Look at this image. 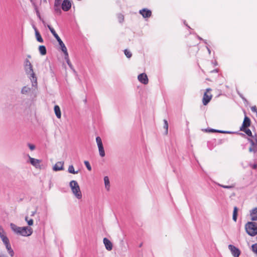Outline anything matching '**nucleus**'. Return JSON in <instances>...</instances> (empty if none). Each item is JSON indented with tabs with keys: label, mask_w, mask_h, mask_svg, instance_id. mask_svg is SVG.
I'll return each mask as SVG.
<instances>
[{
	"label": "nucleus",
	"mask_w": 257,
	"mask_h": 257,
	"mask_svg": "<svg viewBox=\"0 0 257 257\" xmlns=\"http://www.w3.org/2000/svg\"><path fill=\"white\" fill-rule=\"evenodd\" d=\"M213 71H214V72H217V70H213Z\"/></svg>",
	"instance_id": "6e6d98bb"
},
{
	"label": "nucleus",
	"mask_w": 257,
	"mask_h": 257,
	"mask_svg": "<svg viewBox=\"0 0 257 257\" xmlns=\"http://www.w3.org/2000/svg\"><path fill=\"white\" fill-rule=\"evenodd\" d=\"M24 106V105L23 103L21 104H17L15 105L14 107L15 109L19 112L21 113L23 111V107Z\"/></svg>",
	"instance_id": "5701e85b"
},
{
	"label": "nucleus",
	"mask_w": 257,
	"mask_h": 257,
	"mask_svg": "<svg viewBox=\"0 0 257 257\" xmlns=\"http://www.w3.org/2000/svg\"><path fill=\"white\" fill-rule=\"evenodd\" d=\"M248 141L250 143L251 146L249 148L250 152H254L257 156V136L255 135L251 138L247 139Z\"/></svg>",
	"instance_id": "0eeeda50"
},
{
	"label": "nucleus",
	"mask_w": 257,
	"mask_h": 257,
	"mask_svg": "<svg viewBox=\"0 0 257 257\" xmlns=\"http://www.w3.org/2000/svg\"><path fill=\"white\" fill-rule=\"evenodd\" d=\"M47 27H48V29H49V30L50 31V32H51V33L54 36V37L56 38V39L59 43V44L61 47V48H63V47H65V44H64L63 41L61 40V39H60L59 36L58 35V34L56 33L55 30L52 27H51L50 25H48Z\"/></svg>",
	"instance_id": "6e6552de"
},
{
	"label": "nucleus",
	"mask_w": 257,
	"mask_h": 257,
	"mask_svg": "<svg viewBox=\"0 0 257 257\" xmlns=\"http://www.w3.org/2000/svg\"><path fill=\"white\" fill-rule=\"evenodd\" d=\"M103 241L106 249L111 250L112 248V244L110 241L107 238H104Z\"/></svg>",
	"instance_id": "dca6fc26"
},
{
	"label": "nucleus",
	"mask_w": 257,
	"mask_h": 257,
	"mask_svg": "<svg viewBox=\"0 0 257 257\" xmlns=\"http://www.w3.org/2000/svg\"><path fill=\"white\" fill-rule=\"evenodd\" d=\"M35 11H36V13L37 14V17L39 18V19L41 20L43 22V23H44L45 22L43 20V19H42L41 17V15H40V12L37 7V6L35 5Z\"/></svg>",
	"instance_id": "c756f323"
},
{
	"label": "nucleus",
	"mask_w": 257,
	"mask_h": 257,
	"mask_svg": "<svg viewBox=\"0 0 257 257\" xmlns=\"http://www.w3.org/2000/svg\"><path fill=\"white\" fill-rule=\"evenodd\" d=\"M124 53L126 57L128 58H130L132 56V53L128 51L127 49H125L124 50Z\"/></svg>",
	"instance_id": "2f4dec72"
},
{
	"label": "nucleus",
	"mask_w": 257,
	"mask_h": 257,
	"mask_svg": "<svg viewBox=\"0 0 257 257\" xmlns=\"http://www.w3.org/2000/svg\"><path fill=\"white\" fill-rule=\"evenodd\" d=\"M228 248L234 257H239L240 251L238 248L231 244L228 245Z\"/></svg>",
	"instance_id": "9d476101"
},
{
	"label": "nucleus",
	"mask_w": 257,
	"mask_h": 257,
	"mask_svg": "<svg viewBox=\"0 0 257 257\" xmlns=\"http://www.w3.org/2000/svg\"><path fill=\"white\" fill-rule=\"evenodd\" d=\"M250 216L252 220H257V208H255L251 210L250 212Z\"/></svg>",
	"instance_id": "6ab92c4d"
},
{
	"label": "nucleus",
	"mask_w": 257,
	"mask_h": 257,
	"mask_svg": "<svg viewBox=\"0 0 257 257\" xmlns=\"http://www.w3.org/2000/svg\"><path fill=\"white\" fill-rule=\"evenodd\" d=\"M164 128L166 130L165 133L167 135L168 132V123L166 119L164 120Z\"/></svg>",
	"instance_id": "7c9ffc66"
},
{
	"label": "nucleus",
	"mask_w": 257,
	"mask_h": 257,
	"mask_svg": "<svg viewBox=\"0 0 257 257\" xmlns=\"http://www.w3.org/2000/svg\"><path fill=\"white\" fill-rule=\"evenodd\" d=\"M140 14L142 15L144 18H148L152 15V12L147 9H143L140 10Z\"/></svg>",
	"instance_id": "ddd939ff"
},
{
	"label": "nucleus",
	"mask_w": 257,
	"mask_h": 257,
	"mask_svg": "<svg viewBox=\"0 0 257 257\" xmlns=\"http://www.w3.org/2000/svg\"><path fill=\"white\" fill-rule=\"evenodd\" d=\"M61 4L60 0H55L54 7H59Z\"/></svg>",
	"instance_id": "4c0bfd02"
},
{
	"label": "nucleus",
	"mask_w": 257,
	"mask_h": 257,
	"mask_svg": "<svg viewBox=\"0 0 257 257\" xmlns=\"http://www.w3.org/2000/svg\"><path fill=\"white\" fill-rule=\"evenodd\" d=\"M98 151H99V155L101 157H103L105 156V152H104L103 147L98 149Z\"/></svg>",
	"instance_id": "473e14b6"
},
{
	"label": "nucleus",
	"mask_w": 257,
	"mask_h": 257,
	"mask_svg": "<svg viewBox=\"0 0 257 257\" xmlns=\"http://www.w3.org/2000/svg\"><path fill=\"white\" fill-rule=\"evenodd\" d=\"M61 49V50L62 51V52L64 54V59H65V60L66 61H67V60H69L68 53L67 52V48H66V46L65 47H63V48H62Z\"/></svg>",
	"instance_id": "393cba45"
},
{
	"label": "nucleus",
	"mask_w": 257,
	"mask_h": 257,
	"mask_svg": "<svg viewBox=\"0 0 257 257\" xmlns=\"http://www.w3.org/2000/svg\"><path fill=\"white\" fill-rule=\"evenodd\" d=\"M25 221L27 222L29 226L19 227L16 224L11 223L10 227L12 230L17 234L23 236H29L33 232L32 228L31 226L34 224L33 219L26 216L25 218Z\"/></svg>",
	"instance_id": "f257e3e1"
},
{
	"label": "nucleus",
	"mask_w": 257,
	"mask_h": 257,
	"mask_svg": "<svg viewBox=\"0 0 257 257\" xmlns=\"http://www.w3.org/2000/svg\"><path fill=\"white\" fill-rule=\"evenodd\" d=\"M210 90H211L210 88H207L206 89V91L204 93V94L203 95L202 102H203V105H207L209 102L210 100L211 99L212 95H208L207 93V91H208Z\"/></svg>",
	"instance_id": "1a4fd4ad"
},
{
	"label": "nucleus",
	"mask_w": 257,
	"mask_h": 257,
	"mask_svg": "<svg viewBox=\"0 0 257 257\" xmlns=\"http://www.w3.org/2000/svg\"><path fill=\"white\" fill-rule=\"evenodd\" d=\"M218 184L224 188H231L234 186L235 183L229 178H221L217 182Z\"/></svg>",
	"instance_id": "423d86ee"
},
{
	"label": "nucleus",
	"mask_w": 257,
	"mask_h": 257,
	"mask_svg": "<svg viewBox=\"0 0 257 257\" xmlns=\"http://www.w3.org/2000/svg\"><path fill=\"white\" fill-rule=\"evenodd\" d=\"M240 135H241L242 136H245V135L242 133H240Z\"/></svg>",
	"instance_id": "603ef678"
},
{
	"label": "nucleus",
	"mask_w": 257,
	"mask_h": 257,
	"mask_svg": "<svg viewBox=\"0 0 257 257\" xmlns=\"http://www.w3.org/2000/svg\"><path fill=\"white\" fill-rule=\"evenodd\" d=\"M68 171L69 173L73 174H76L78 173V171H75L73 165H70L69 166Z\"/></svg>",
	"instance_id": "cd10ccee"
},
{
	"label": "nucleus",
	"mask_w": 257,
	"mask_h": 257,
	"mask_svg": "<svg viewBox=\"0 0 257 257\" xmlns=\"http://www.w3.org/2000/svg\"><path fill=\"white\" fill-rule=\"evenodd\" d=\"M139 81L144 84H147L149 82L148 76L145 73H141L138 76Z\"/></svg>",
	"instance_id": "9b49d317"
},
{
	"label": "nucleus",
	"mask_w": 257,
	"mask_h": 257,
	"mask_svg": "<svg viewBox=\"0 0 257 257\" xmlns=\"http://www.w3.org/2000/svg\"><path fill=\"white\" fill-rule=\"evenodd\" d=\"M256 116H257V111L256 112Z\"/></svg>",
	"instance_id": "4d7b16f0"
},
{
	"label": "nucleus",
	"mask_w": 257,
	"mask_h": 257,
	"mask_svg": "<svg viewBox=\"0 0 257 257\" xmlns=\"http://www.w3.org/2000/svg\"><path fill=\"white\" fill-rule=\"evenodd\" d=\"M71 7V3L69 0H64L62 2L61 8L65 12L68 11Z\"/></svg>",
	"instance_id": "f8f14e48"
},
{
	"label": "nucleus",
	"mask_w": 257,
	"mask_h": 257,
	"mask_svg": "<svg viewBox=\"0 0 257 257\" xmlns=\"http://www.w3.org/2000/svg\"><path fill=\"white\" fill-rule=\"evenodd\" d=\"M238 94H239V96H240L242 98V99H243V100H245V101H246V100L245 99V98L243 97V96H242V94H240V93H238Z\"/></svg>",
	"instance_id": "49530a36"
},
{
	"label": "nucleus",
	"mask_w": 257,
	"mask_h": 257,
	"mask_svg": "<svg viewBox=\"0 0 257 257\" xmlns=\"http://www.w3.org/2000/svg\"><path fill=\"white\" fill-rule=\"evenodd\" d=\"M54 111L56 114V116L57 118H60L61 116V110L59 106L58 105H55L54 106Z\"/></svg>",
	"instance_id": "aec40b11"
},
{
	"label": "nucleus",
	"mask_w": 257,
	"mask_h": 257,
	"mask_svg": "<svg viewBox=\"0 0 257 257\" xmlns=\"http://www.w3.org/2000/svg\"><path fill=\"white\" fill-rule=\"evenodd\" d=\"M31 89L30 87L27 86H25L21 89V93L22 94H27L31 91Z\"/></svg>",
	"instance_id": "412c9836"
},
{
	"label": "nucleus",
	"mask_w": 257,
	"mask_h": 257,
	"mask_svg": "<svg viewBox=\"0 0 257 257\" xmlns=\"http://www.w3.org/2000/svg\"><path fill=\"white\" fill-rule=\"evenodd\" d=\"M197 38L199 40L203 41L205 44L207 43L206 41L205 40L203 39L202 38H201L200 36H197Z\"/></svg>",
	"instance_id": "c03bdc74"
},
{
	"label": "nucleus",
	"mask_w": 257,
	"mask_h": 257,
	"mask_svg": "<svg viewBox=\"0 0 257 257\" xmlns=\"http://www.w3.org/2000/svg\"><path fill=\"white\" fill-rule=\"evenodd\" d=\"M70 187L75 196L77 199H80L82 198V193L78 183L75 181H72L70 182Z\"/></svg>",
	"instance_id": "20e7f679"
},
{
	"label": "nucleus",
	"mask_w": 257,
	"mask_h": 257,
	"mask_svg": "<svg viewBox=\"0 0 257 257\" xmlns=\"http://www.w3.org/2000/svg\"><path fill=\"white\" fill-rule=\"evenodd\" d=\"M209 132H212V133H219V130H215V129H213V128H210V129L209 130Z\"/></svg>",
	"instance_id": "79ce46f5"
},
{
	"label": "nucleus",
	"mask_w": 257,
	"mask_h": 257,
	"mask_svg": "<svg viewBox=\"0 0 257 257\" xmlns=\"http://www.w3.org/2000/svg\"><path fill=\"white\" fill-rule=\"evenodd\" d=\"M245 229L247 234L250 236L257 234V224L254 222H247L245 225Z\"/></svg>",
	"instance_id": "39448f33"
},
{
	"label": "nucleus",
	"mask_w": 257,
	"mask_h": 257,
	"mask_svg": "<svg viewBox=\"0 0 257 257\" xmlns=\"http://www.w3.org/2000/svg\"><path fill=\"white\" fill-rule=\"evenodd\" d=\"M252 168L253 169H256L257 168V165L256 164H254L252 166Z\"/></svg>",
	"instance_id": "8fccbe9b"
},
{
	"label": "nucleus",
	"mask_w": 257,
	"mask_h": 257,
	"mask_svg": "<svg viewBox=\"0 0 257 257\" xmlns=\"http://www.w3.org/2000/svg\"><path fill=\"white\" fill-rule=\"evenodd\" d=\"M250 125V120L249 118L246 116H245L243 123L242 124V125L240 128V130H243V129L244 128L247 127L249 126Z\"/></svg>",
	"instance_id": "2eb2a0df"
},
{
	"label": "nucleus",
	"mask_w": 257,
	"mask_h": 257,
	"mask_svg": "<svg viewBox=\"0 0 257 257\" xmlns=\"http://www.w3.org/2000/svg\"><path fill=\"white\" fill-rule=\"evenodd\" d=\"M206 48H207V49L208 50V52L209 54H210L211 53V50H210V48L208 46H206Z\"/></svg>",
	"instance_id": "a18cd8bd"
},
{
	"label": "nucleus",
	"mask_w": 257,
	"mask_h": 257,
	"mask_svg": "<svg viewBox=\"0 0 257 257\" xmlns=\"http://www.w3.org/2000/svg\"><path fill=\"white\" fill-rule=\"evenodd\" d=\"M29 158L30 160V162L33 166H35L37 168H40V163L41 162V160L31 158L29 156Z\"/></svg>",
	"instance_id": "4468645a"
},
{
	"label": "nucleus",
	"mask_w": 257,
	"mask_h": 257,
	"mask_svg": "<svg viewBox=\"0 0 257 257\" xmlns=\"http://www.w3.org/2000/svg\"><path fill=\"white\" fill-rule=\"evenodd\" d=\"M117 18H118V21L120 23H121L123 21L124 17L122 15L120 14H118L117 16Z\"/></svg>",
	"instance_id": "c9c22d12"
},
{
	"label": "nucleus",
	"mask_w": 257,
	"mask_h": 257,
	"mask_svg": "<svg viewBox=\"0 0 257 257\" xmlns=\"http://www.w3.org/2000/svg\"><path fill=\"white\" fill-rule=\"evenodd\" d=\"M0 238L3 241L4 244L5 245L9 253L11 256H13L14 254V252L11 247L9 239L7 236L5 230L1 226H0Z\"/></svg>",
	"instance_id": "7ed1b4c3"
},
{
	"label": "nucleus",
	"mask_w": 257,
	"mask_h": 257,
	"mask_svg": "<svg viewBox=\"0 0 257 257\" xmlns=\"http://www.w3.org/2000/svg\"><path fill=\"white\" fill-rule=\"evenodd\" d=\"M0 257H7V256H6L5 255H1L0 256Z\"/></svg>",
	"instance_id": "3c124183"
},
{
	"label": "nucleus",
	"mask_w": 257,
	"mask_h": 257,
	"mask_svg": "<svg viewBox=\"0 0 257 257\" xmlns=\"http://www.w3.org/2000/svg\"><path fill=\"white\" fill-rule=\"evenodd\" d=\"M237 211H238L237 207L236 206L234 207L233 211L232 219L234 220V221H235V222H236V220H237Z\"/></svg>",
	"instance_id": "a878e982"
},
{
	"label": "nucleus",
	"mask_w": 257,
	"mask_h": 257,
	"mask_svg": "<svg viewBox=\"0 0 257 257\" xmlns=\"http://www.w3.org/2000/svg\"><path fill=\"white\" fill-rule=\"evenodd\" d=\"M24 68L26 73L29 75V78L32 82V86L37 87V77L34 72L33 66L30 61L26 59L25 60Z\"/></svg>",
	"instance_id": "f03ea898"
},
{
	"label": "nucleus",
	"mask_w": 257,
	"mask_h": 257,
	"mask_svg": "<svg viewBox=\"0 0 257 257\" xmlns=\"http://www.w3.org/2000/svg\"><path fill=\"white\" fill-rule=\"evenodd\" d=\"M39 50L40 54L42 55H44L47 53L46 47L44 45H41L39 47Z\"/></svg>",
	"instance_id": "b1692460"
},
{
	"label": "nucleus",
	"mask_w": 257,
	"mask_h": 257,
	"mask_svg": "<svg viewBox=\"0 0 257 257\" xmlns=\"http://www.w3.org/2000/svg\"><path fill=\"white\" fill-rule=\"evenodd\" d=\"M84 164L85 165L86 168H87V169L89 170V171H90L91 170V166L89 163L88 161H84Z\"/></svg>",
	"instance_id": "f704fd0d"
},
{
	"label": "nucleus",
	"mask_w": 257,
	"mask_h": 257,
	"mask_svg": "<svg viewBox=\"0 0 257 257\" xmlns=\"http://www.w3.org/2000/svg\"><path fill=\"white\" fill-rule=\"evenodd\" d=\"M104 181L105 184V189L107 191H109L110 190V181L109 180V178H104Z\"/></svg>",
	"instance_id": "4be33fe9"
},
{
	"label": "nucleus",
	"mask_w": 257,
	"mask_h": 257,
	"mask_svg": "<svg viewBox=\"0 0 257 257\" xmlns=\"http://www.w3.org/2000/svg\"><path fill=\"white\" fill-rule=\"evenodd\" d=\"M63 164L62 162H57L53 167V170L55 171L63 170Z\"/></svg>",
	"instance_id": "a211bd4d"
},
{
	"label": "nucleus",
	"mask_w": 257,
	"mask_h": 257,
	"mask_svg": "<svg viewBox=\"0 0 257 257\" xmlns=\"http://www.w3.org/2000/svg\"><path fill=\"white\" fill-rule=\"evenodd\" d=\"M66 61V63H67V64L68 65V66H69V67L72 69L73 70V71L74 72H75V70L71 64V63L70 62V60H67V61Z\"/></svg>",
	"instance_id": "e433bc0d"
},
{
	"label": "nucleus",
	"mask_w": 257,
	"mask_h": 257,
	"mask_svg": "<svg viewBox=\"0 0 257 257\" xmlns=\"http://www.w3.org/2000/svg\"><path fill=\"white\" fill-rule=\"evenodd\" d=\"M33 27L35 30V36H36V38L37 39V41L40 43H43V39L42 38L41 35L40 33H39V32L38 31V30H37V28L35 26H33Z\"/></svg>",
	"instance_id": "f3484780"
},
{
	"label": "nucleus",
	"mask_w": 257,
	"mask_h": 257,
	"mask_svg": "<svg viewBox=\"0 0 257 257\" xmlns=\"http://www.w3.org/2000/svg\"><path fill=\"white\" fill-rule=\"evenodd\" d=\"M251 110L252 112H256L257 111V108L255 106H253L251 107Z\"/></svg>",
	"instance_id": "37998d69"
},
{
	"label": "nucleus",
	"mask_w": 257,
	"mask_h": 257,
	"mask_svg": "<svg viewBox=\"0 0 257 257\" xmlns=\"http://www.w3.org/2000/svg\"><path fill=\"white\" fill-rule=\"evenodd\" d=\"M27 57H28V58H31V56H30V55H28Z\"/></svg>",
	"instance_id": "5fc2aeb1"
},
{
	"label": "nucleus",
	"mask_w": 257,
	"mask_h": 257,
	"mask_svg": "<svg viewBox=\"0 0 257 257\" xmlns=\"http://www.w3.org/2000/svg\"><path fill=\"white\" fill-rule=\"evenodd\" d=\"M241 131L244 132L248 136L251 137L253 136L252 135L251 131L247 128V127H245L243 129V130H240Z\"/></svg>",
	"instance_id": "c85d7f7f"
},
{
	"label": "nucleus",
	"mask_w": 257,
	"mask_h": 257,
	"mask_svg": "<svg viewBox=\"0 0 257 257\" xmlns=\"http://www.w3.org/2000/svg\"><path fill=\"white\" fill-rule=\"evenodd\" d=\"M28 145L31 151H33L35 149V146L34 145L28 144Z\"/></svg>",
	"instance_id": "a19ab883"
},
{
	"label": "nucleus",
	"mask_w": 257,
	"mask_h": 257,
	"mask_svg": "<svg viewBox=\"0 0 257 257\" xmlns=\"http://www.w3.org/2000/svg\"><path fill=\"white\" fill-rule=\"evenodd\" d=\"M55 12L58 15H60L61 14V10L59 7H54Z\"/></svg>",
	"instance_id": "72a5a7b5"
},
{
	"label": "nucleus",
	"mask_w": 257,
	"mask_h": 257,
	"mask_svg": "<svg viewBox=\"0 0 257 257\" xmlns=\"http://www.w3.org/2000/svg\"><path fill=\"white\" fill-rule=\"evenodd\" d=\"M185 23H186V21H185L184 22V24H185V25L187 27V28H188V29H191V28H190V27H189L187 24H185Z\"/></svg>",
	"instance_id": "09e8293b"
},
{
	"label": "nucleus",
	"mask_w": 257,
	"mask_h": 257,
	"mask_svg": "<svg viewBox=\"0 0 257 257\" xmlns=\"http://www.w3.org/2000/svg\"><path fill=\"white\" fill-rule=\"evenodd\" d=\"M219 133L231 134H233L234 132H231V131H226L219 130Z\"/></svg>",
	"instance_id": "ea45409f"
},
{
	"label": "nucleus",
	"mask_w": 257,
	"mask_h": 257,
	"mask_svg": "<svg viewBox=\"0 0 257 257\" xmlns=\"http://www.w3.org/2000/svg\"><path fill=\"white\" fill-rule=\"evenodd\" d=\"M238 94H239V96H240L242 98V99H243V100H245V101H246V100L245 99V98L243 97V96H242V94H240V93H238Z\"/></svg>",
	"instance_id": "de8ad7c7"
},
{
	"label": "nucleus",
	"mask_w": 257,
	"mask_h": 257,
	"mask_svg": "<svg viewBox=\"0 0 257 257\" xmlns=\"http://www.w3.org/2000/svg\"><path fill=\"white\" fill-rule=\"evenodd\" d=\"M251 247L253 251L257 253V243L252 245Z\"/></svg>",
	"instance_id": "58836bf2"
},
{
	"label": "nucleus",
	"mask_w": 257,
	"mask_h": 257,
	"mask_svg": "<svg viewBox=\"0 0 257 257\" xmlns=\"http://www.w3.org/2000/svg\"><path fill=\"white\" fill-rule=\"evenodd\" d=\"M96 142L97 143L98 149L103 147L100 137H97L96 138Z\"/></svg>",
	"instance_id": "bb28decb"
},
{
	"label": "nucleus",
	"mask_w": 257,
	"mask_h": 257,
	"mask_svg": "<svg viewBox=\"0 0 257 257\" xmlns=\"http://www.w3.org/2000/svg\"><path fill=\"white\" fill-rule=\"evenodd\" d=\"M35 211H34V212H32V215H34L35 214Z\"/></svg>",
	"instance_id": "864d4df0"
}]
</instances>
